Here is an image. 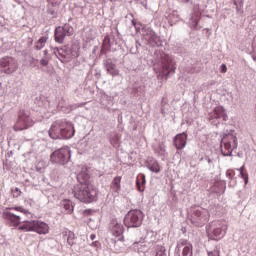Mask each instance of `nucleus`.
<instances>
[{
	"label": "nucleus",
	"instance_id": "nucleus-40",
	"mask_svg": "<svg viewBox=\"0 0 256 256\" xmlns=\"http://www.w3.org/2000/svg\"><path fill=\"white\" fill-rule=\"evenodd\" d=\"M40 65H42V67H47L49 65V58L48 57H44L40 60Z\"/></svg>",
	"mask_w": 256,
	"mask_h": 256
},
{
	"label": "nucleus",
	"instance_id": "nucleus-15",
	"mask_svg": "<svg viewBox=\"0 0 256 256\" xmlns=\"http://www.w3.org/2000/svg\"><path fill=\"white\" fill-rule=\"evenodd\" d=\"M229 119L227 116V112H225V108L223 106H217L214 108L213 112L209 114V121L211 125H221V123H225Z\"/></svg>",
	"mask_w": 256,
	"mask_h": 256
},
{
	"label": "nucleus",
	"instance_id": "nucleus-17",
	"mask_svg": "<svg viewBox=\"0 0 256 256\" xmlns=\"http://www.w3.org/2000/svg\"><path fill=\"white\" fill-rule=\"evenodd\" d=\"M201 19V11L199 4H195L193 7V13L189 20V25L191 29H194L195 31H199L201 29V26H199V21Z\"/></svg>",
	"mask_w": 256,
	"mask_h": 256
},
{
	"label": "nucleus",
	"instance_id": "nucleus-8",
	"mask_svg": "<svg viewBox=\"0 0 256 256\" xmlns=\"http://www.w3.org/2000/svg\"><path fill=\"white\" fill-rule=\"evenodd\" d=\"M44 105L46 111L52 113V115H55L57 111H63V113H71V111H73V108L67 105V101L63 98L59 102H57L56 99H53L52 101L47 100Z\"/></svg>",
	"mask_w": 256,
	"mask_h": 256
},
{
	"label": "nucleus",
	"instance_id": "nucleus-29",
	"mask_svg": "<svg viewBox=\"0 0 256 256\" xmlns=\"http://www.w3.org/2000/svg\"><path fill=\"white\" fill-rule=\"evenodd\" d=\"M60 29H62L66 37H71V35L75 33V29L70 24H64L63 26H60Z\"/></svg>",
	"mask_w": 256,
	"mask_h": 256
},
{
	"label": "nucleus",
	"instance_id": "nucleus-18",
	"mask_svg": "<svg viewBox=\"0 0 256 256\" xmlns=\"http://www.w3.org/2000/svg\"><path fill=\"white\" fill-rule=\"evenodd\" d=\"M110 231L114 237H117V241H123V231H125V228L117 219L111 221Z\"/></svg>",
	"mask_w": 256,
	"mask_h": 256
},
{
	"label": "nucleus",
	"instance_id": "nucleus-14",
	"mask_svg": "<svg viewBox=\"0 0 256 256\" xmlns=\"http://www.w3.org/2000/svg\"><path fill=\"white\" fill-rule=\"evenodd\" d=\"M19 69V64H17V60L13 57H3L0 58V71L1 73H5L6 75H12Z\"/></svg>",
	"mask_w": 256,
	"mask_h": 256
},
{
	"label": "nucleus",
	"instance_id": "nucleus-4",
	"mask_svg": "<svg viewBox=\"0 0 256 256\" xmlns=\"http://www.w3.org/2000/svg\"><path fill=\"white\" fill-rule=\"evenodd\" d=\"M19 231L34 232L38 235H47L49 233V224L40 220H23L18 227Z\"/></svg>",
	"mask_w": 256,
	"mask_h": 256
},
{
	"label": "nucleus",
	"instance_id": "nucleus-51",
	"mask_svg": "<svg viewBox=\"0 0 256 256\" xmlns=\"http://www.w3.org/2000/svg\"><path fill=\"white\" fill-rule=\"evenodd\" d=\"M43 53H44V57H47V55H48L49 51L44 50V51H43Z\"/></svg>",
	"mask_w": 256,
	"mask_h": 256
},
{
	"label": "nucleus",
	"instance_id": "nucleus-36",
	"mask_svg": "<svg viewBox=\"0 0 256 256\" xmlns=\"http://www.w3.org/2000/svg\"><path fill=\"white\" fill-rule=\"evenodd\" d=\"M238 171H240V177H242V179H244L245 185H247L249 183V176L247 175V173H245L243 171V166L241 168H239Z\"/></svg>",
	"mask_w": 256,
	"mask_h": 256
},
{
	"label": "nucleus",
	"instance_id": "nucleus-52",
	"mask_svg": "<svg viewBox=\"0 0 256 256\" xmlns=\"http://www.w3.org/2000/svg\"><path fill=\"white\" fill-rule=\"evenodd\" d=\"M180 1L181 3H189V0H178Z\"/></svg>",
	"mask_w": 256,
	"mask_h": 256
},
{
	"label": "nucleus",
	"instance_id": "nucleus-31",
	"mask_svg": "<svg viewBox=\"0 0 256 256\" xmlns=\"http://www.w3.org/2000/svg\"><path fill=\"white\" fill-rule=\"evenodd\" d=\"M77 179L81 183H83V185H88L87 181L89 179V174H87L86 171H81L80 173L77 174Z\"/></svg>",
	"mask_w": 256,
	"mask_h": 256
},
{
	"label": "nucleus",
	"instance_id": "nucleus-50",
	"mask_svg": "<svg viewBox=\"0 0 256 256\" xmlns=\"http://www.w3.org/2000/svg\"><path fill=\"white\" fill-rule=\"evenodd\" d=\"M15 3H17L18 5H21L23 3V0H14Z\"/></svg>",
	"mask_w": 256,
	"mask_h": 256
},
{
	"label": "nucleus",
	"instance_id": "nucleus-10",
	"mask_svg": "<svg viewBox=\"0 0 256 256\" xmlns=\"http://www.w3.org/2000/svg\"><path fill=\"white\" fill-rule=\"evenodd\" d=\"M53 53L61 63H69L72 59L79 57V52L73 48L64 46L62 48H54Z\"/></svg>",
	"mask_w": 256,
	"mask_h": 256
},
{
	"label": "nucleus",
	"instance_id": "nucleus-47",
	"mask_svg": "<svg viewBox=\"0 0 256 256\" xmlns=\"http://www.w3.org/2000/svg\"><path fill=\"white\" fill-rule=\"evenodd\" d=\"M205 160L207 161V163H209V165H213V160L208 156L205 158Z\"/></svg>",
	"mask_w": 256,
	"mask_h": 256
},
{
	"label": "nucleus",
	"instance_id": "nucleus-37",
	"mask_svg": "<svg viewBox=\"0 0 256 256\" xmlns=\"http://www.w3.org/2000/svg\"><path fill=\"white\" fill-rule=\"evenodd\" d=\"M190 244L187 243V240H180L178 243H177V246H176V249L177 251H181V247H187L189 246Z\"/></svg>",
	"mask_w": 256,
	"mask_h": 256
},
{
	"label": "nucleus",
	"instance_id": "nucleus-30",
	"mask_svg": "<svg viewBox=\"0 0 256 256\" xmlns=\"http://www.w3.org/2000/svg\"><path fill=\"white\" fill-rule=\"evenodd\" d=\"M161 113L165 117L166 115H169V102L167 101V98H162L161 101Z\"/></svg>",
	"mask_w": 256,
	"mask_h": 256
},
{
	"label": "nucleus",
	"instance_id": "nucleus-38",
	"mask_svg": "<svg viewBox=\"0 0 256 256\" xmlns=\"http://www.w3.org/2000/svg\"><path fill=\"white\" fill-rule=\"evenodd\" d=\"M158 155H165V144L160 143L158 149L155 150Z\"/></svg>",
	"mask_w": 256,
	"mask_h": 256
},
{
	"label": "nucleus",
	"instance_id": "nucleus-48",
	"mask_svg": "<svg viewBox=\"0 0 256 256\" xmlns=\"http://www.w3.org/2000/svg\"><path fill=\"white\" fill-rule=\"evenodd\" d=\"M96 237H97V236H96L95 234H91V235H90L91 241H95Z\"/></svg>",
	"mask_w": 256,
	"mask_h": 256
},
{
	"label": "nucleus",
	"instance_id": "nucleus-22",
	"mask_svg": "<svg viewBox=\"0 0 256 256\" xmlns=\"http://www.w3.org/2000/svg\"><path fill=\"white\" fill-rule=\"evenodd\" d=\"M111 51V38L106 35L103 39L100 53L101 55H107V52Z\"/></svg>",
	"mask_w": 256,
	"mask_h": 256
},
{
	"label": "nucleus",
	"instance_id": "nucleus-27",
	"mask_svg": "<svg viewBox=\"0 0 256 256\" xmlns=\"http://www.w3.org/2000/svg\"><path fill=\"white\" fill-rule=\"evenodd\" d=\"M61 207L62 209H64V213H73V202H71L70 200H63L61 202Z\"/></svg>",
	"mask_w": 256,
	"mask_h": 256
},
{
	"label": "nucleus",
	"instance_id": "nucleus-28",
	"mask_svg": "<svg viewBox=\"0 0 256 256\" xmlns=\"http://www.w3.org/2000/svg\"><path fill=\"white\" fill-rule=\"evenodd\" d=\"M62 235L64 236V239H67L68 245L73 246L75 244V233L71 231H64Z\"/></svg>",
	"mask_w": 256,
	"mask_h": 256
},
{
	"label": "nucleus",
	"instance_id": "nucleus-12",
	"mask_svg": "<svg viewBox=\"0 0 256 256\" xmlns=\"http://www.w3.org/2000/svg\"><path fill=\"white\" fill-rule=\"evenodd\" d=\"M158 61L162 67V73L165 77H169L170 73H175L177 67L173 61V57L169 54L161 52L158 57Z\"/></svg>",
	"mask_w": 256,
	"mask_h": 256
},
{
	"label": "nucleus",
	"instance_id": "nucleus-16",
	"mask_svg": "<svg viewBox=\"0 0 256 256\" xmlns=\"http://www.w3.org/2000/svg\"><path fill=\"white\" fill-rule=\"evenodd\" d=\"M33 126V119L29 116V112L25 110H20L18 115V120L14 125L15 131H23L24 129H28V127Z\"/></svg>",
	"mask_w": 256,
	"mask_h": 256
},
{
	"label": "nucleus",
	"instance_id": "nucleus-3",
	"mask_svg": "<svg viewBox=\"0 0 256 256\" xmlns=\"http://www.w3.org/2000/svg\"><path fill=\"white\" fill-rule=\"evenodd\" d=\"M25 216L31 217V214L28 210H25L21 206H17L14 208H6L2 214L3 219L11 227H17L19 223H21V219H23V217Z\"/></svg>",
	"mask_w": 256,
	"mask_h": 256
},
{
	"label": "nucleus",
	"instance_id": "nucleus-1",
	"mask_svg": "<svg viewBox=\"0 0 256 256\" xmlns=\"http://www.w3.org/2000/svg\"><path fill=\"white\" fill-rule=\"evenodd\" d=\"M51 139H71L75 135L73 123L65 119L56 120L48 131Z\"/></svg>",
	"mask_w": 256,
	"mask_h": 256
},
{
	"label": "nucleus",
	"instance_id": "nucleus-45",
	"mask_svg": "<svg viewBox=\"0 0 256 256\" xmlns=\"http://www.w3.org/2000/svg\"><path fill=\"white\" fill-rule=\"evenodd\" d=\"M208 256H219V251L214 250V251L208 252Z\"/></svg>",
	"mask_w": 256,
	"mask_h": 256
},
{
	"label": "nucleus",
	"instance_id": "nucleus-42",
	"mask_svg": "<svg viewBox=\"0 0 256 256\" xmlns=\"http://www.w3.org/2000/svg\"><path fill=\"white\" fill-rule=\"evenodd\" d=\"M234 5L236 6L237 13H243V11L241 10L242 7H243V3L242 2H240V6H239V4H237V2H234Z\"/></svg>",
	"mask_w": 256,
	"mask_h": 256
},
{
	"label": "nucleus",
	"instance_id": "nucleus-53",
	"mask_svg": "<svg viewBox=\"0 0 256 256\" xmlns=\"http://www.w3.org/2000/svg\"><path fill=\"white\" fill-rule=\"evenodd\" d=\"M134 245H137V246H139V243H138V242H136V243H134Z\"/></svg>",
	"mask_w": 256,
	"mask_h": 256
},
{
	"label": "nucleus",
	"instance_id": "nucleus-33",
	"mask_svg": "<svg viewBox=\"0 0 256 256\" xmlns=\"http://www.w3.org/2000/svg\"><path fill=\"white\" fill-rule=\"evenodd\" d=\"M155 256H168L167 249L163 245L155 246Z\"/></svg>",
	"mask_w": 256,
	"mask_h": 256
},
{
	"label": "nucleus",
	"instance_id": "nucleus-6",
	"mask_svg": "<svg viewBox=\"0 0 256 256\" xmlns=\"http://www.w3.org/2000/svg\"><path fill=\"white\" fill-rule=\"evenodd\" d=\"M227 229L228 226L225 220H215L206 227V233L208 234L209 239L217 241V239H221L225 236Z\"/></svg>",
	"mask_w": 256,
	"mask_h": 256
},
{
	"label": "nucleus",
	"instance_id": "nucleus-24",
	"mask_svg": "<svg viewBox=\"0 0 256 256\" xmlns=\"http://www.w3.org/2000/svg\"><path fill=\"white\" fill-rule=\"evenodd\" d=\"M48 3H51L52 9L50 8L48 10V13L52 15L53 19L57 17V9L59 8V5H61V1L59 0H48Z\"/></svg>",
	"mask_w": 256,
	"mask_h": 256
},
{
	"label": "nucleus",
	"instance_id": "nucleus-26",
	"mask_svg": "<svg viewBox=\"0 0 256 256\" xmlns=\"http://www.w3.org/2000/svg\"><path fill=\"white\" fill-rule=\"evenodd\" d=\"M175 256H193V246H185L182 250V253L181 251L175 249Z\"/></svg>",
	"mask_w": 256,
	"mask_h": 256
},
{
	"label": "nucleus",
	"instance_id": "nucleus-46",
	"mask_svg": "<svg viewBox=\"0 0 256 256\" xmlns=\"http://www.w3.org/2000/svg\"><path fill=\"white\" fill-rule=\"evenodd\" d=\"M220 71H221V73H225V72L227 71V65L222 64V65L220 66Z\"/></svg>",
	"mask_w": 256,
	"mask_h": 256
},
{
	"label": "nucleus",
	"instance_id": "nucleus-2",
	"mask_svg": "<svg viewBox=\"0 0 256 256\" xmlns=\"http://www.w3.org/2000/svg\"><path fill=\"white\" fill-rule=\"evenodd\" d=\"M74 197L82 203H94L97 201L99 191L92 184H81L74 188Z\"/></svg>",
	"mask_w": 256,
	"mask_h": 256
},
{
	"label": "nucleus",
	"instance_id": "nucleus-25",
	"mask_svg": "<svg viewBox=\"0 0 256 256\" xmlns=\"http://www.w3.org/2000/svg\"><path fill=\"white\" fill-rule=\"evenodd\" d=\"M146 183H147V181L145 180L144 174H140L136 178V187H137L138 191H140V193H143V191H145V184Z\"/></svg>",
	"mask_w": 256,
	"mask_h": 256
},
{
	"label": "nucleus",
	"instance_id": "nucleus-43",
	"mask_svg": "<svg viewBox=\"0 0 256 256\" xmlns=\"http://www.w3.org/2000/svg\"><path fill=\"white\" fill-rule=\"evenodd\" d=\"M136 3H138L139 5H142V7H145V9H147V0H135Z\"/></svg>",
	"mask_w": 256,
	"mask_h": 256
},
{
	"label": "nucleus",
	"instance_id": "nucleus-44",
	"mask_svg": "<svg viewBox=\"0 0 256 256\" xmlns=\"http://www.w3.org/2000/svg\"><path fill=\"white\" fill-rule=\"evenodd\" d=\"M233 175H234V172L233 171H226V177H228L230 180H233Z\"/></svg>",
	"mask_w": 256,
	"mask_h": 256
},
{
	"label": "nucleus",
	"instance_id": "nucleus-39",
	"mask_svg": "<svg viewBox=\"0 0 256 256\" xmlns=\"http://www.w3.org/2000/svg\"><path fill=\"white\" fill-rule=\"evenodd\" d=\"M177 14L173 13V14H169L168 16V21H170V25H173V23H175V21H177Z\"/></svg>",
	"mask_w": 256,
	"mask_h": 256
},
{
	"label": "nucleus",
	"instance_id": "nucleus-5",
	"mask_svg": "<svg viewBox=\"0 0 256 256\" xmlns=\"http://www.w3.org/2000/svg\"><path fill=\"white\" fill-rule=\"evenodd\" d=\"M50 161L53 164L67 166L68 169H71V165H73V162H71V148L64 146L55 150L50 156Z\"/></svg>",
	"mask_w": 256,
	"mask_h": 256
},
{
	"label": "nucleus",
	"instance_id": "nucleus-7",
	"mask_svg": "<svg viewBox=\"0 0 256 256\" xmlns=\"http://www.w3.org/2000/svg\"><path fill=\"white\" fill-rule=\"evenodd\" d=\"M190 213V221L196 227H201L207 223L209 219V212L200 207H192L189 210Z\"/></svg>",
	"mask_w": 256,
	"mask_h": 256
},
{
	"label": "nucleus",
	"instance_id": "nucleus-32",
	"mask_svg": "<svg viewBox=\"0 0 256 256\" xmlns=\"http://www.w3.org/2000/svg\"><path fill=\"white\" fill-rule=\"evenodd\" d=\"M112 189L117 193V191L121 190V176H117L113 179Z\"/></svg>",
	"mask_w": 256,
	"mask_h": 256
},
{
	"label": "nucleus",
	"instance_id": "nucleus-13",
	"mask_svg": "<svg viewBox=\"0 0 256 256\" xmlns=\"http://www.w3.org/2000/svg\"><path fill=\"white\" fill-rule=\"evenodd\" d=\"M142 37L144 41H147L150 47H161V45H163L161 37H159V35H157V33H155L149 26L142 27Z\"/></svg>",
	"mask_w": 256,
	"mask_h": 256
},
{
	"label": "nucleus",
	"instance_id": "nucleus-34",
	"mask_svg": "<svg viewBox=\"0 0 256 256\" xmlns=\"http://www.w3.org/2000/svg\"><path fill=\"white\" fill-rule=\"evenodd\" d=\"M45 43H47V37L42 36L41 38H39V40L35 44L36 49L38 51H41V49H43V47H45Z\"/></svg>",
	"mask_w": 256,
	"mask_h": 256
},
{
	"label": "nucleus",
	"instance_id": "nucleus-9",
	"mask_svg": "<svg viewBox=\"0 0 256 256\" xmlns=\"http://www.w3.org/2000/svg\"><path fill=\"white\" fill-rule=\"evenodd\" d=\"M237 138L233 134H225L221 140L222 155L224 157H231L233 150L237 149Z\"/></svg>",
	"mask_w": 256,
	"mask_h": 256
},
{
	"label": "nucleus",
	"instance_id": "nucleus-20",
	"mask_svg": "<svg viewBox=\"0 0 256 256\" xmlns=\"http://www.w3.org/2000/svg\"><path fill=\"white\" fill-rule=\"evenodd\" d=\"M105 69L109 75H112V77H117L119 75V69H117V66L111 61V59H108L104 62Z\"/></svg>",
	"mask_w": 256,
	"mask_h": 256
},
{
	"label": "nucleus",
	"instance_id": "nucleus-41",
	"mask_svg": "<svg viewBox=\"0 0 256 256\" xmlns=\"http://www.w3.org/2000/svg\"><path fill=\"white\" fill-rule=\"evenodd\" d=\"M13 197H20L21 196V190L19 188L12 189Z\"/></svg>",
	"mask_w": 256,
	"mask_h": 256
},
{
	"label": "nucleus",
	"instance_id": "nucleus-19",
	"mask_svg": "<svg viewBox=\"0 0 256 256\" xmlns=\"http://www.w3.org/2000/svg\"><path fill=\"white\" fill-rule=\"evenodd\" d=\"M174 146L178 151H181V149H185L187 146V133H180L177 134L173 139Z\"/></svg>",
	"mask_w": 256,
	"mask_h": 256
},
{
	"label": "nucleus",
	"instance_id": "nucleus-49",
	"mask_svg": "<svg viewBox=\"0 0 256 256\" xmlns=\"http://www.w3.org/2000/svg\"><path fill=\"white\" fill-rule=\"evenodd\" d=\"M93 247H99V242L95 241L92 243Z\"/></svg>",
	"mask_w": 256,
	"mask_h": 256
},
{
	"label": "nucleus",
	"instance_id": "nucleus-11",
	"mask_svg": "<svg viewBox=\"0 0 256 256\" xmlns=\"http://www.w3.org/2000/svg\"><path fill=\"white\" fill-rule=\"evenodd\" d=\"M143 212L141 210H130L124 217V225L128 229L143 225Z\"/></svg>",
	"mask_w": 256,
	"mask_h": 256
},
{
	"label": "nucleus",
	"instance_id": "nucleus-21",
	"mask_svg": "<svg viewBox=\"0 0 256 256\" xmlns=\"http://www.w3.org/2000/svg\"><path fill=\"white\" fill-rule=\"evenodd\" d=\"M147 169L152 171V173H160L161 167L159 166V162L155 158H149L146 163Z\"/></svg>",
	"mask_w": 256,
	"mask_h": 256
},
{
	"label": "nucleus",
	"instance_id": "nucleus-23",
	"mask_svg": "<svg viewBox=\"0 0 256 256\" xmlns=\"http://www.w3.org/2000/svg\"><path fill=\"white\" fill-rule=\"evenodd\" d=\"M54 37L56 43L62 44L65 41V38L67 37L65 33L63 32L62 28L60 26L56 27L54 32Z\"/></svg>",
	"mask_w": 256,
	"mask_h": 256
},
{
	"label": "nucleus",
	"instance_id": "nucleus-35",
	"mask_svg": "<svg viewBox=\"0 0 256 256\" xmlns=\"http://www.w3.org/2000/svg\"><path fill=\"white\" fill-rule=\"evenodd\" d=\"M132 25H133V27H135L137 33H141V34L143 33V26L141 23H139L135 20H132Z\"/></svg>",
	"mask_w": 256,
	"mask_h": 256
}]
</instances>
